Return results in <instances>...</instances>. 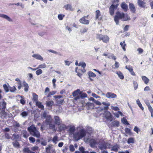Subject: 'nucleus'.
Returning <instances> with one entry per match:
<instances>
[{"label": "nucleus", "mask_w": 153, "mask_h": 153, "mask_svg": "<svg viewBox=\"0 0 153 153\" xmlns=\"http://www.w3.org/2000/svg\"><path fill=\"white\" fill-rule=\"evenodd\" d=\"M129 6L130 11L133 13H135L136 10L134 4L132 3H130Z\"/></svg>", "instance_id": "ddd939ff"}, {"label": "nucleus", "mask_w": 153, "mask_h": 153, "mask_svg": "<svg viewBox=\"0 0 153 153\" xmlns=\"http://www.w3.org/2000/svg\"><path fill=\"white\" fill-rule=\"evenodd\" d=\"M101 15L100 11L99 10H97L96 11V19L101 20V17L100 18L99 17Z\"/></svg>", "instance_id": "bb28decb"}, {"label": "nucleus", "mask_w": 153, "mask_h": 153, "mask_svg": "<svg viewBox=\"0 0 153 153\" xmlns=\"http://www.w3.org/2000/svg\"><path fill=\"white\" fill-rule=\"evenodd\" d=\"M23 86L24 87V90L25 92H27L28 90L29 86L27 83L24 81L23 82Z\"/></svg>", "instance_id": "4be33fe9"}, {"label": "nucleus", "mask_w": 153, "mask_h": 153, "mask_svg": "<svg viewBox=\"0 0 153 153\" xmlns=\"http://www.w3.org/2000/svg\"><path fill=\"white\" fill-rule=\"evenodd\" d=\"M121 8L124 11L126 12L128 10V6L125 2H123L120 5Z\"/></svg>", "instance_id": "2eb2a0df"}, {"label": "nucleus", "mask_w": 153, "mask_h": 153, "mask_svg": "<svg viewBox=\"0 0 153 153\" xmlns=\"http://www.w3.org/2000/svg\"><path fill=\"white\" fill-rule=\"evenodd\" d=\"M9 90H10V91L11 92H14L16 90V88L14 86L12 87H10L9 85Z\"/></svg>", "instance_id": "c03bdc74"}, {"label": "nucleus", "mask_w": 153, "mask_h": 153, "mask_svg": "<svg viewBox=\"0 0 153 153\" xmlns=\"http://www.w3.org/2000/svg\"><path fill=\"white\" fill-rule=\"evenodd\" d=\"M108 58H112V59H114V60L116 59V57L115 56H114L113 54H111L110 56H109L108 57Z\"/></svg>", "instance_id": "69168bd1"}, {"label": "nucleus", "mask_w": 153, "mask_h": 153, "mask_svg": "<svg viewBox=\"0 0 153 153\" xmlns=\"http://www.w3.org/2000/svg\"><path fill=\"white\" fill-rule=\"evenodd\" d=\"M36 105L39 108H41L42 109H44V105H43L42 104V103L40 102H36Z\"/></svg>", "instance_id": "2f4dec72"}, {"label": "nucleus", "mask_w": 153, "mask_h": 153, "mask_svg": "<svg viewBox=\"0 0 153 153\" xmlns=\"http://www.w3.org/2000/svg\"><path fill=\"white\" fill-rule=\"evenodd\" d=\"M137 4L141 8H146V3L142 0H138Z\"/></svg>", "instance_id": "f8f14e48"}, {"label": "nucleus", "mask_w": 153, "mask_h": 153, "mask_svg": "<svg viewBox=\"0 0 153 153\" xmlns=\"http://www.w3.org/2000/svg\"><path fill=\"white\" fill-rule=\"evenodd\" d=\"M75 130V128L74 126L71 127L69 129V131L71 132H74Z\"/></svg>", "instance_id": "0e129e2a"}, {"label": "nucleus", "mask_w": 153, "mask_h": 153, "mask_svg": "<svg viewBox=\"0 0 153 153\" xmlns=\"http://www.w3.org/2000/svg\"><path fill=\"white\" fill-rule=\"evenodd\" d=\"M33 100L35 102H38L37 101L38 100V95L35 93H33Z\"/></svg>", "instance_id": "e433bc0d"}, {"label": "nucleus", "mask_w": 153, "mask_h": 153, "mask_svg": "<svg viewBox=\"0 0 153 153\" xmlns=\"http://www.w3.org/2000/svg\"><path fill=\"white\" fill-rule=\"evenodd\" d=\"M123 123L125 124H126L127 125H129V123L128 122L127 120L125 118H123Z\"/></svg>", "instance_id": "774afa93"}, {"label": "nucleus", "mask_w": 153, "mask_h": 153, "mask_svg": "<svg viewBox=\"0 0 153 153\" xmlns=\"http://www.w3.org/2000/svg\"><path fill=\"white\" fill-rule=\"evenodd\" d=\"M29 139L30 142L32 143H34L35 141V138L32 137H30Z\"/></svg>", "instance_id": "680f3d73"}, {"label": "nucleus", "mask_w": 153, "mask_h": 153, "mask_svg": "<svg viewBox=\"0 0 153 153\" xmlns=\"http://www.w3.org/2000/svg\"><path fill=\"white\" fill-rule=\"evenodd\" d=\"M79 96H77L74 98V99L76 100H80V98H83L86 97L87 96V94L85 93H82V91H80V93L79 94Z\"/></svg>", "instance_id": "6e6552de"}, {"label": "nucleus", "mask_w": 153, "mask_h": 153, "mask_svg": "<svg viewBox=\"0 0 153 153\" xmlns=\"http://www.w3.org/2000/svg\"><path fill=\"white\" fill-rule=\"evenodd\" d=\"M20 115L23 117H25L28 115V113L26 111H23L21 113Z\"/></svg>", "instance_id": "13d9d810"}, {"label": "nucleus", "mask_w": 153, "mask_h": 153, "mask_svg": "<svg viewBox=\"0 0 153 153\" xmlns=\"http://www.w3.org/2000/svg\"><path fill=\"white\" fill-rule=\"evenodd\" d=\"M59 126V130L60 131H64L66 129V126L64 124H62L61 123L60 124V125Z\"/></svg>", "instance_id": "b1692460"}, {"label": "nucleus", "mask_w": 153, "mask_h": 153, "mask_svg": "<svg viewBox=\"0 0 153 153\" xmlns=\"http://www.w3.org/2000/svg\"><path fill=\"white\" fill-rule=\"evenodd\" d=\"M125 132L127 134H130L131 133L130 129L128 128H125Z\"/></svg>", "instance_id": "8fccbe9b"}, {"label": "nucleus", "mask_w": 153, "mask_h": 153, "mask_svg": "<svg viewBox=\"0 0 153 153\" xmlns=\"http://www.w3.org/2000/svg\"><path fill=\"white\" fill-rule=\"evenodd\" d=\"M49 125V128L51 129H55V124L52 123H51L48 125Z\"/></svg>", "instance_id": "09e8293b"}, {"label": "nucleus", "mask_w": 153, "mask_h": 153, "mask_svg": "<svg viewBox=\"0 0 153 153\" xmlns=\"http://www.w3.org/2000/svg\"><path fill=\"white\" fill-rule=\"evenodd\" d=\"M53 122V119L50 116L47 117L45 120V123L46 125H48Z\"/></svg>", "instance_id": "f3484780"}, {"label": "nucleus", "mask_w": 153, "mask_h": 153, "mask_svg": "<svg viewBox=\"0 0 153 153\" xmlns=\"http://www.w3.org/2000/svg\"><path fill=\"white\" fill-rule=\"evenodd\" d=\"M145 102L149 110L153 108L151 106L150 103L148 100L145 101Z\"/></svg>", "instance_id": "79ce46f5"}, {"label": "nucleus", "mask_w": 153, "mask_h": 153, "mask_svg": "<svg viewBox=\"0 0 153 153\" xmlns=\"http://www.w3.org/2000/svg\"><path fill=\"white\" fill-rule=\"evenodd\" d=\"M23 151L24 153H29L30 152L29 148L27 147L24 148L23 149Z\"/></svg>", "instance_id": "de8ad7c7"}, {"label": "nucleus", "mask_w": 153, "mask_h": 153, "mask_svg": "<svg viewBox=\"0 0 153 153\" xmlns=\"http://www.w3.org/2000/svg\"><path fill=\"white\" fill-rule=\"evenodd\" d=\"M114 114L117 118H119V117L120 115L122 116L123 115V113L120 111H118L117 112L114 113Z\"/></svg>", "instance_id": "ea45409f"}, {"label": "nucleus", "mask_w": 153, "mask_h": 153, "mask_svg": "<svg viewBox=\"0 0 153 153\" xmlns=\"http://www.w3.org/2000/svg\"><path fill=\"white\" fill-rule=\"evenodd\" d=\"M88 74L89 77V78L91 81H92L93 79H91V77L94 78L96 76V75L95 74L91 71L89 72Z\"/></svg>", "instance_id": "c756f323"}, {"label": "nucleus", "mask_w": 153, "mask_h": 153, "mask_svg": "<svg viewBox=\"0 0 153 153\" xmlns=\"http://www.w3.org/2000/svg\"><path fill=\"white\" fill-rule=\"evenodd\" d=\"M99 148L101 150H102L103 149H106L107 146L106 143H104L100 144Z\"/></svg>", "instance_id": "c85d7f7f"}, {"label": "nucleus", "mask_w": 153, "mask_h": 153, "mask_svg": "<svg viewBox=\"0 0 153 153\" xmlns=\"http://www.w3.org/2000/svg\"><path fill=\"white\" fill-rule=\"evenodd\" d=\"M53 102L52 100L48 101L46 102V106L49 107H51L53 105Z\"/></svg>", "instance_id": "c9c22d12"}, {"label": "nucleus", "mask_w": 153, "mask_h": 153, "mask_svg": "<svg viewBox=\"0 0 153 153\" xmlns=\"http://www.w3.org/2000/svg\"><path fill=\"white\" fill-rule=\"evenodd\" d=\"M96 38L99 41L102 40L103 42L105 43H107L109 39V38L108 36L99 34H97Z\"/></svg>", "instance_id": "20e7f679"}, {"label": "nucleus", "mask_w": 153, "mask_h": 153, "mask_svg": "<svg viewBox=\"0 0 153 153\" xmlns=\"http://www.w3.org/2000/svg\"><path fill=\"white\" fill-rule=\"evenodd\" d=\"M119 4H112L109 8V11L110 14L113 16L114 14V10L117 9Z\"/></svg>", "instance_id": "423d86ee"}, {"label": "nucleus", "mask_w": 153, "mask_h": 153, "mask_svg": "<svg viewBox=\"0 0 153 153\" xmlns=\"http://www.w3.org/2000/svg\"><path fill=\"white\" fill-rule=\"evenodd\" d=\"M65 17V15L63 14H60L58 15V18L59 20H62Z\"/></svg>", "instance_id": "052dcab7"}, {"label": "nucleus", "mask_w": 153, "mask_h": 153, "mask_svg": "<svg viewBox=\"0 0 153 153\" xmlns=\"http://www.w3.org/2000/svg\"><path fill=\"white\" fill-rule=\"evenodd\" d=\"M57 105H60L63 104L64 102V100L63 99H61L62 97L61 95H55L54 96Z\"/></svg>", "instance_id": "39448f33"}, {"label": "nucleus", "mask_w": 153, "mask_h": 153, "mask_svg": "<svg viewBox=\"0 0 153 153\" xmlns=\"http://www.w3.org/2000/svg\"><path fill=\"white\" fill-rule=\"evenodd\" d=\"M46 67V65L45 63H43L42 64L39 65L38 66V68H45Z\"/></svg>", "instance_id": "6e6d98bb"}, {"label": "nucleus", "mask_w": 153, "mask_h": 153, "mask_svg": "<svg viewBox=\"0 0 153 153\" xmlns=\"http://www.w3.org/2000/svg\"><path fill=\"white\" fill-rule=\"evenodd\" d=\"M78 65L81 66L82 67L84 68V71L82 70L83 73H84L85 71L84 68L86 66V64L85 62L80 63Z\"/></svg>", "instance_id": "58836bf2"}, {"label": "nucleus", "mask_w": 153, "mask_h": 153, "mask_svg": "<svg viewBox=\"0 0 153 153\" xmlns=\"http://www.w3.org/2000/svg\"><path fill=\"white\" fill-rule=\"evenodd\" d=\"M5 109H0V116L1 117H6L7 116V113L5 111Z\"/></svg>", "instance_id": "a211bd4d"}, {"label": "nucleus", "mask_w": 153, "mask_h": 153, "mask_svg": "<svg viewBox=\"0 0 153 153\" xmlns=\"http://www.w3.org/2000/svg\"><path fill=\"white\" fill-rule=\"evenodd\" d=\"M54 123L57 125L59 126L62 123L61 120L58 116H55L54 117Z\"/></svg>", "instance_id": "9d476101"}, {"label": "nucleus", "mask_w": 153, "mask_h": 153, "mask_svg": "<svg viewBox=\"0 0 153 153\" xmlns=\"http://www.w3.org/2000/svg\"><path fill=\"white\" fill-rule=\"evenodd\" d=\"M56 92L55 91H53L50 92H49L48 95L47 96V97L49 98L51 97L52 95H54L56 93Z\"/></svg>", "instance_id": "37998d69"}, {"label": "nucleus", "mask_w": 153, "mask_h": 153, "mask_svg": "<svg viewBox=\"0 0 153 153\" xmlns=\"http://www.w3.org/2000/svg\"><path fill=\"white\" fill-rule=\"evenodd\" d=\"M142 79L146 84H147L149 81V79L144 76H142Z\"/></svg>", "instance_id": "cd10ccee"}, {"label": "nucleus", "mask_w": 153, "mask_h": 153, "mask_svg": "<svg viewBox=\"0 0 153 153\" xmlns=\"http://www.w3.org/2000/svg\"><path fill=\"white\" fill-rule=\"evenodd\" d=\"M137 51H138L139 54H141L143 52V50L141 48H138L137 49Z\"/></svg>", "instance_id": "338daca9"}, {"label": "nucleus", "mask_w": 153, "mask_h": 153, "mask_svg": "<svg viewBox=\"0 0 153 153\" xmlns=\"http://www.w3.org/2000/svg\"><path fill=\"white\" fill-rule=\"evenodd\" d=\"M88 16L89 15H88L87 16H84L82 17L79 20V22L84 25H88L89 23V21L86 18H88Z\"/></svg>", "instance_id": "0eeeda50"}, {"label": "nucleus", "mask_w": 153, "mask_h": 153, "mask_svg": "<svg viewBox=\"0 0 153 153\" xmlns=\"http://www.w3.org/2000/svg\"><path fill=\"white\" fill-rule=\"evenodd\" d=\"M12 144L13 146L17 148H19L20 147V145L19 143L17 141H16L12 143Z\"/></svg>", "instance_id": "7c9ffc66"}, {"label": "nucleus", "mask_w": 153, "mask_h": 153, "mask_svg": "<svg viewBox=\"0 0 153 153\" xmlns=\"http://www.w3.org/2000/svg\"><path fill=\"white\" fill-rule=\"evenodd\" d=\"M88 30V28L85 27L82 29H81L80 30V32L81 33H84L86 32Z\"/></svg>", "instance_id": "3c124183"}, {"label": "nucleus", "mask_w": 153, "mask_h": 153, "mask_svg": "<svg viewBox=\"0 0 153 153\" xmlns=\"http://www.w3.org/2000/svg\"><path fill=\"white\" fill-rule=\"evenodd\" d=\"M119 149V146L116 144V145H114L112 147V148L111 149V150L115 152H117Z\"/></svg>", "instance_id": "a878e982"}, {"label": "nucleus", "mask_w": 153, "mask_h": 153, "mask_svg": "<svg viewBox=\"0 0 153 153\" xmlns=\"http://www.w3.org/2000/svg\"><path fill=\"white\" fill-rule=\"evenodd\" d=\"M89 143L91 147L94 146L97 143L96 141L94 139H91L89 141Z\"/></svg>", "instance_id": "393cba45"}, {"label": "nucleus", "mask_w": 153, "mask_h": 153, "mask_svg": "<svg viewBox=\"0 0 153 153\" xmlns=\"http://www.w3.org/2000/svg\"><path fill=\"white\" fill-rule=\"evenodd\" d=\"M116 74H117L118 77L120 79H124V76L121 72L120 71L117 72Z\"/></svg>", "instance_id": "72a5a7b5"}, {"label": "nucleus", "mask_w": 153, "mask_h": 153, "mask_svg": "<svg viewBox=\"0 0 153 153\" xmlns=\"http://www.w3.org/2000/svg\"><path fill=\"white\" fill-rule=\"evenodd\" d=\"M86 135V132L83 129L80 130L74 134L73 137L75 141H77Z\"/></svg>", "instance_id": "f257e3e1"}, {"label": "nucleus", "mask_w": 153, "mask_h": 153, "mask_svg": "<svg viewBox=\"0 0 153 153\" xmlns=\"http://www.w3.org/2000/svg\"><path fill=\"white\" fill-rule=\"evenodd\" d=\"M133 85L134 89L135 90L138 88V84L136 81L133 82Z\"/></svg>", "instance_id": "49530a36"}, {"label": "nucleus", "mask_w": 153, "mask_h": 153, "mask_svg": "<svg viewBox=\"0 0 153 153\" xmlns=\"http://www.w3.org/2000/svg\"><path fill=\"white\" fill-rule=\"evenodd\" d=\"M29 136V135L27 131H25L23 132V136L24 137L27 138Z\"/></svg>", "instance_id": "bf43d9fd"}, {"label": "nucleus", "mask_w": 153, "mask_h": 153, "mask_svg": "<svg viewBox=\"0 0 153 153\" xmlns=\"http://www.w3.org/2000/svg\"><path fill=\"white\" fill-rule=\"evenodd\" d=\"M120 45L122 47V49L124 51H126V44L125 43V41H124L123 42H121L120 43Z\"/></svg>", "instance_id": "473e14b6"}, {"label": "nucleus", "mask_w": 153, "mask_h": 153, "mask_svg": "<svg viewBox=\"0 0 153 153\" xmlns=\"http://www.w3.org/2000/svg\"><path fill=\"white\" fill-rule=\"evenodd\" d=\"M134 143V137L129 138L127 140V143L128 144Z\"/></svg>", "instance_id": "f704fd0d"}, {"label": "nucleus", "mask_w": 153, "mask_h": 153, "mask_svg": "<svg viewBox=\"0 0 153 153\" xmlns=\"http://www.w3.org/2000/svg\"><path fill=\"white\" fill-rule=\"evenodd\" d=\"M126 68L130 72L131 75L133 76H135L136 75L135 74L133 70L132 67L130 65L126 66Z\"/></svg>", "instance_id": "4468645a"}, {"label": "nucleus", "mask_w": 153, "mask_h": 153, "mask_svg": "<svg viewBox=\"0 0 153 153\" xmlns=\"http://www.w3.org/2000/svg\"><path fill=\"white\" fill-rule=\"evenodd\" d=\"M1 104L2 106V109H5L6 108V103L5 102L4 100H3V101L1 102Z\"/></svg>", "instance_id": "a18cd8bd"}, {"label": "nucleus", "mask_w": 153, "mask_h": 153, "mask_svg": "<svg viewBox=\"0 0 153 153\" xmlns=\"http://www.w3.org/2000/svg\"><path fill=\"white\" fill-rule=\"evenodd\" d=\"M137 103L139 107L142 110H143L144 108L143 107L139 99H137Z\"/></svg>", "instance_id": "4c0bfd02"}, {"label": "nucleus", "mask_w": 153, "mask_h": 153, "mask_svg": "<svg viewBox=\"0 0 153 153\" xmlns=\"http://www.w3.org/2000/svg\"><path fill=\"white\" fill-rule=\"evenodd\" d=\"M0 17L5 19L9 22H11L12 21V19H10V17L5 14L0 13Z\"/></svg>", "instance_id": "412c9836"}, {"label": "nucleus", "mask_w": 153, "mask_h": 153, "mask_svg": "<svg viewBox=\"0 0 153 153\" xmlns=\"http://www.w3.org/2000/svg\"><path fill=\"white\" fill-rule=\"evenodd\" d=\"M32 56L36 58V59H39L41 61H43V58L42 56L39 54H34L32 55Z\"/></svg>", "instance_id": "5701e85b"}, {"label": "nucleus", "mask_w": 153, "mask_h": 153, "mask_svg": "<svg viewBox=\"0 0 153 153\" xmlns=\"http://www.w3.org/2000/svg\"><path fill=\"white\" fill-rule=\"evenodd\" d=\"M58 137L56 136H55L53 137L52 139V141L54 143H56V142L58 140Z\"/></svg>", "instance_id": "e2e57ef3"}, {"label": "nucleus", "mask_w": 153, "mask_h": 153, "mask_svg": "<svg viewBox=\"0 0 153 153\" xmlns=\"http://www.w3.org/2000/svg\"><path fill=\"white\" fill-rule=\"evenodd\" d=\"M105 117L108 120L111 121L113 119V117L111 113L108 111L106 112L105 114Z\"/></svg>", "instance_id": "9b49d317"}, {"label": "nucleus", "mask_w": 153, "mask_h": 153, "mask_svg": "<svg viewBox=\"0 0 153 153\" xmlns=\"http://www.w3.org/2000/svg\"><path fill=\"white\" fill-rule=\"evenodd\" d=\"M125 15V14L123 13H120L119 11H117L116 12L114 17V20L117 24H119L120 19L124 18Z\"/></svg>", "instance_id": "7ed1b4c3"}, {"label": "nucleus", "mask_w": 153, "mask_h": 153, "mask_svg": "<svg viewBox=\"0 0 153 153\" xmlns=\"http://www.w3.org/2000/svg\"><path fill=\"white\" fill-rule=\"evenodd\" d=\"M64 7L66 10H69L73 11L74 10V9L73 8L71 4H66L64 6Z\"/></svg>", "instance_id": "dca6fc26"}, {"label": "nucleus", "mask_w": 153, "mask_h": 153, "mask_svg": "<svg viewBox=\"0 0 153 153\" xmlns=\"http://www.w3.org/2000/svg\"><path fill=\"white\" fill-rule=\"evenodd\" d=\"M106 96L107 98H114L117 97V95L114 93L108 92L106 94Z\"/></svg>", "instance_id": "6ab92c4d"}, {"label": "nucleus", "mask_w": 153, "mask_h": 153, "mask_svg": "<svg viewBox=\"0 0 153 153\" xmlns=\"http://www.w3.org/2000/svg\"><path fill=\"white\" fill-rule=\"evenodd\" d=\"M21 97L22 98V99H21L20 100V102L22 105H24L25 103V101L24 100L23 96H21Z\"/></svg>", "instance_id": "5fc2aeb1"}, {"label": "nucleus", "mask_w": 153, "mask_h": 153, "mask_svg": "<svg viewBox=\"0 0 153 153\" xmlns=\"http://www.w3.org/2000/svg\"><path fill=\"white\" fill-rule=\"evenodd\" d=\"M39 148L37 146H35L32 147L31 148V150L33 151L36 152V151H39Z\"/></svg>", "instance_id": "864d4df0"}, {"label": "nucleus", "mask_w": 153, "mask_h": 153, "mask_svg": "<svg viewBox=\"0 0 153 153\" xmlns=\"http://www.w3.org/2000/svg\"><path fill=\"white\" fill-rule=\"evenodd\" d=\"M69 149L70 151L73 152L75 150L74 146L73 145H70L69 146Z\"/></svg>", "instance_id": "4d7b16f0"}, {"label": "nucleus", "mask_w": 153, "mask_h": 153, "mask_svg": "<svg viewBox=\"0 0 153 153\" xmlns=\"http://www.w3.org/2000/svg\"><path fill=\"white\" fill-rule=\"evenodd\" d=\"M42 71L41 69H39L36 71V74L37 75H39L42 73Z\"/></svg>", "instance_id": "603ef678"}, {"label": "nucleus", "mask_w": 153, "mask_h": 153, "mask_svg": "<svg viewBox=\"0 0 153 153\" xmlns=\"http://www.w3.org/2000/svg\"><path fill=\"white\" fill-rule=\"evenodd\" d=\"M120 125V123L119 121L117 120H114L113 121L110 125L108 126L109 128H113L118 127Z\"/></svg>", "instance_id": "1a4fd4ad"}, {"label": "nucleus", "mask_w": 153, "mask_h": 153, "mask_svg": "<svg viewBox=\"0 0 153 153\" xmlns=\"http://www.w3.org/2000/svg\"><path fill=\"white\" fill-rule=\"evenodd\" d=\"M3 87L6 92H7L9 91V86H8L6 84H4Z\"/></svg>", "instance_id": "a19ab883"}, {"label": "nucleus", "mask_w": 153, "mask_h": 153, "mask_svg": "<svg viewBox=\"0 0 153 153\" xmlns=\"http://www.w3.org/2000/svg\"><path fill=\"white\" fill-rule=\"evenodd\" d=\"M80 90L79 89H77L73 92L72 93V95L74 97H77V96H79V94L80 93Z\"/></svg>", "instance_id": "aec40b11"}, {"label": "nucleus", "mask_w": 153, "mask_h": 153, "mask_svg": "<svg viewBox=\"0 0 153 153\" xmlns=\"http://www.w3.org/2000/svg\"><path fill=\"white\" fill-rule=\"evenodd\" d=\"M27 130L32 135L37 138L40 137V134L39 132L34 126H30L28 128Z\"/></svg>", "instance_id": "f03ea898"}]
</instances>
